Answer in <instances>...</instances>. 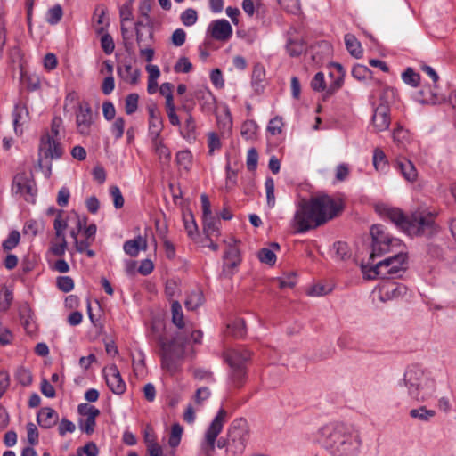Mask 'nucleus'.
Listing matches in <instances>:
<instances>
[{
    "label": "nucleus",
    "mask_w": 456,
    "mask_h": 456,
    "mask_svg": "<svg viewBox=\"0 0 456 456\" xmlns=\"http://www.w3.org/2000/svg\"><path fill=\"white\" fill-rule=\"evenodd\" d=\"M152 0H142L139 4L138 12L142 18L145 19L146 25H148L149 39L153 38L152 20L149 13L151 10Z\"/></svg>",
    "instance_id": "25"
},
{
    "label": "nucleus",
    "mask_w": 456,
    "mask_h": 456,
    "mask_svg": "<svg viewBox=\"0 0 456 456\" xmlns=\"http://www.w3.org/2000/svg\"><path fill=\"white\" fill-rule=\"evenodd\" d=\"M126 254L132 257L138 256L140 250H146L147 241L142 236H137L134 240H126L123 246Z\"/></svg>",
    "instance_id": "22"
},
{
    "label": "nucleus",
    "mask_w": 456,
    "mask_h": 456,
    "mask_svg": "<svg viewBox=\"0 0 456 456\" xmlns=\"http://www.w3.org/2000/svg\"><path fill=\"white\" fill-rule=\"evenodd\" d=\"M96 425V418L86 417V419H79L78 426L82 432H85L87 435H92L94 432V428Z\"/></svg>",
    "instance_id": "46"
},
{
    "label": "nucleus",
    "mask_w": 456,
    "mask_h": 456,
    "mask_svg": "<svg viewBox=\"0 0 456 456\" xmlns=\"http://www.w3.org/2000/svg\"><path fill=\"white\" fill-rule=\"evenodd\" d=\"M311 87L314 91L316 92L326 91L327 86L324 79V74L322 72H318L315 74L311 81Z\"/></svg>",
    "instance_id": "51"
},
{
    "label": "nucleus",
    "mask_w": 456,
    "mask_h": 456,
    "mask_svg": "<svg viewBox=\"0 0 456 456\" xmlns=\"http://www.w3.org/2000/svg\"><path fill=\"white\" fill-rule=\"evenodd\" d=\"M443 100L444 97L430 87L421 89L417 97V101L422 104H436L441 102Z\"/></svg>",
    "instance_id": "23"
},
{
    "label": "nucleus",
    "mask_w": 456,
    "mask_h": 456,
    "mask_svg": "<svg viewBox=\"0 0 456 456\" xmlns=\"http://www.w3.org/2000/svg\"><path fill=\"white\" fill-rule=\"evenodd\" d=\"M139 95L136 93L129 94L125 100V110L127 115L134 114L138 109Z\"/></svg>",
    "instance_id": "38"
},
{
    "label": "nucleus",
    "mask_w": 456,
    "mask_h": 456,
    "mask_svg": "<svg viewBox=\"0 0 456 456\" xmlns=\"http://www.w3.org/2000/svg\"><path fill=\"white\" fill-rule=\"evenodd\" d=\"M345 44L350 54L355 58H361L362 55V49L361 43L353 34H346L345 36Z\"/></svg>",
    "instance_id": "28"
},
{
    "label": "nucleus",
    "mask_w": 456,
    "mask_h": 456,
    "mask_svg": "<svg viewBox=\"0 0 456 456\" xmlns=\"http://www.w3.org/2000/svg\"><path fill=\"white\" fill-rule=\"evenodd\" d=\"M370 232L372 239V251L370 259L380 256L391 251L392 247L400 245V240L395 239L387 233L385 227L381 224H373Z\"/></svg>",
    "instance_id": "10"
},
{
    "label": "nucleus",
    "mask_w": 456,
    "mask_h": 456,
    "mask_svg": "<svg viewBox=\"0 0 456 456\" xmlns=\"http://www.w3.org/2000/svg\"><path fill=\"white\" fill-rule=\"evenodd\" d=\"M148 111L150 116L149 132L152 136V141H156L159 138L163 128L162 118L154 106L148 107Z\"/></svg>",
    "instance_id": "19"
},
{
    "label": "nucleus",
    "mask_w": 456,
    "mask_h": 456,
    "mask_svg": "<svg viewBox=\"0 0 456 456\" xmlns=\"http://www.w3.org/2000/svg\"><path fill=\"white\" fill-rule=\"evenodd\" d=\"M395 90L391 87L385 88L379 96V104L374 110L372 116V126L376 133L388 129L391 122L389 103L395 97Z\"/></svg>",
    "instance_id": "9"
},
{
    "label": "nucleus",
    "mask_w": 456,
    "mask_h": 456,
    "mask_svg": "<svg viewBox=\"0 0 456 456\" xmlns=\"http://www.w3.org/2000/svg\"><path fill=\"white\" fill-rule=\"evenodd\" d=\"M203 303V293L200 290L191 292L184 302L188 310H195Z\"/></svg>",
    "instance_id": "31"
},
{
    "label": "nucleus",
    "mask_w": 456,
    "mask_h": 456,
    "mask_svg": "<svg viewBox=\"0 0 456 456\" xmlns=\"http://www.w3.org/2000/svg\"><path fill=\"white\" fill-rule=\"evenodd\" d=\"M435 411L432 410H428L426 407L421 406L418 409H412L410 411V416L411 418L419 419L420 420L427 421L430 418L435 416Z\"/></svg>",
    "instance_id": "42"
},
{
    "label": "nucleus",
    "mask_w": 456,
    "mask_h": 456,
    "mask_svg": "<svg viewBox=\"0 0 456 456\" xmlns=\"http://www.w3.org/2000/svg\"><path fill=\"white\" fill-rule=\"evenodd\" d=\"M62 154L63 150L59 138L51 136L48 132L41 137L38 159L40 168L42 167L43 158L46 159H59Z\"/></svg>",
    "instance_id": "13"
},
{
    "label": "nucleus",
    "mask_w": 456,
    "mask_h": 456,
    "mask_svg": "<svg viewBox=\"0 0 456 456\" xmlns=\"http://www.w3.org/2000/svg\"><path fill=\"white\" fill-rule=\"evenodd\" d=\"M226 417L227 411L224 408H221L208 428L205 439L201 444V451L205 456L213 455L216 438L224 428Z\"/></svg>",
    "instance_id": "11"
},
{
    "label": "nucleus",
    "mask_w": 456,
    "mask_h": 456,
    "mask_svg": "<svg viewBox=\"0 0 456 456\" xmlns=\"http://www.w3.org/2000/svg\"><path fill=\"white\" fill-rule=\"evenodd\" d=\"M15 378L20 384L26 387L31 384L32 375L31 372L24 367H20L16 370Z\"/></svg>",
    "instance_id": "45"
},
{
    "label": "nucleus",
    "mask_w": 456,
    "mask_h": 456,
    "mask_svg": "<svg viewBox=\"0 0 456 456\" xmlns=\"http://www.w3.org/2000/svg\"><path fill=\"white\" fill-rule=\"evenodd\" d=\"M211 37L219 41H227L232 35V28L228 20L222 19L214 20L208 27Z\"/></svg>",
    "instance_id": "16"
},
{
    "label": "nucleus",
    "mask_w": 456,
    "mask_h": 456,
    "mask_svg": "<svg viewBox=\"0 0 456 456\" xmlns=\"http://www.w3.org/2000/svg\"><path fill=\"white\" fill-rule=\"evenodd\" d=\"M197 98L199 99L202 110L207 112H210L215 109V97L209 90H200L197 93Z\"/></svg>",
    "instance_id": "27"
},
{
    "label": "nucleus",
    "mask_w": 456,
    "mask_h": 456,
    "mask_svg": "<svg viewBox=\"0 0 456 456\" xmlns=\"http://www.w3.org/2000/svg\"><path fill=\"white\" fill-rule=\"evenodd\" d=\"M110 193L113 198V204L116 208H121L124 206L125 200L119 188L113 185L110 188Z\"/></svg>",
    "instance_id": "58"
},
{
    "label": "nucleus",
    "mask_w": 456,
    "mask_h": 456,
    "mask_svg": "<svg viewBox=\"0 0 456 456\" xmlns=\"http://www.w3.org/2000/svg\"><path fill=\"white\" fill-rule=\"evenodd\" d=\"M152 141L154 147H155V152L159 156V159H165L166 160H168L170 159V151L167 147H166L161 141Z\"/></svg>",
    "instance_id": "61"
},
{
    "label": "nucleus",
    "mask_w": 456,
    "mask_h": 456,
    "mask_svg": "<svg viewBox=\"0 0 456 456\" xmlns=\"http://www.w3.org/2000/svg\"><path fill=\"white\" fill-rule=\"evenodd\" d=\"M407 269V254L399 252L379 261L370 271L381 279H396L402 277Z\"/></svg>",
    "instance_id": "7"
},
{
    "label": "nucleus",
    "mask_w": 456,
    "mask_h": 456,
    "mask_svg": "<svg viewBox=\"0 0 456 456\" xmlns=\"http://www.w3.org/2000/svg\"><path fill=\"white\" fill-rule=\"evenodd\" d=\"M344 209L343 202L335 200L329 195L313 197L309 200H301L292 219V226L297 233L323 225L338 216Z\"/></svg>",
    "instance_id": "2"
},
{
    "label": "nucleus",
    "mask_w": 456,
    "mask_h": 456,
    "mask_svg": "<svg viewBox=\"0 0 456 456\" xmlns=\"http://www.w3.org/2000/svg\"><path fill=\"white\" fill-rule=\"evenodd\" d=\"M28 115V111L25 105L18 103L14 106V110L12 111V117H13V126L15 133H19V128L21 126L23 123V119L25 117Z\"/></svg>",
    "instance_id": "30"
},
{
    "label": "nucleus",
    "mask_w": 456,
    "mask_h": 456,
    "mask_svg": "<svg viewBox=\"0 0 456 456\" xmlns=\"http://www.w3.org/2000/svg\"><path fill=\"white\" fill-rule=\"evenodd\" d=\"M257 130V125L254 120H246L241 126V135L246 139L252 138Z\"/></svg>",
    "instance_id": "47"
},
{
    "label": "nucleus",
    "mask_w": 456,
    "mask_h": 456,
    "mask_svg": "<svg viewBox=\"0 0 456 456\" xmlns=\"http://www.w3.org/2000/svg\"><path fill=\"white\" fill-rule=\"evenodd\" d=\"M286 49L291 57H297L305 51V45L299 39H289Z\"/></svg>",
    "instance_id": "33"
},
{
    "label": "nucleus",
    "mask_w": 456,
    "mask_h": 456,
    "mask_svg": "<svg viewBox=\"0 0 456 456\" xmlns=\"http://www.w3.org/2000/svg\"><path fill=\"white\" fill-rule=\"evenodd\" d=\"M257 256L260 262L271 266L275 265L277 259L274 252L267 248H261L258 251Z\"/></svg>",
    "instance_id": "39"
},
{
    "label": "nucleus",
    "mask_w": 456,
    "mask_h": 456,
    "mask_svg": "<svg viewBox=\"0 0 456 456\" xmlns=\"http://www.w3.org/2000/svg\"><path fill=\"white\" fill-rule=\"evenodd\" d=\"M402 383L406 387L408 395L417 402L426 401L436 391L435 379L417 365L406 369Z\"/></svg>",
    "instance_id": "5"
},
{
    "label": "nucleus",
    "mask_w": 456,
    "mask_h": 456,
    "mask_svg": "<svg viewBox=\"0 0 456 456\" xmlns=\"http://www.w3.org/2000/svg\"><path fill=\"white\" fill-rule=\"evenodd\" d=\"M336 255L340 260H346L351 256L349 247L346 242L338 241L334 243Z\"/></svg>",
    "instance_id": "49"
},
{
    "label": "nucleus",
    "mask_w": 456,
    "mask_h": 456,
    "mask_svg": "<svg viewBox=\"0 0 456 456\" xmlns=\"http://www.w3.org/2000/svg\"><path fill=\"white\" fill-rule=\"evenodd\" d=\"M240 250L234 246H229L224 256L223 273L225 276H232L233 270L240 265Z\"/></svg>",
    "instance_id": "17"
},
{
    "label": "nucleus",
    "mask_w": 456,
    "mask_h": 456,
    "mask_svg": "<svg viewBox=\"0 0 456 456\" xmlns=\"http://www.w3.org/2000/svg\"><path fill=\"white\" fill-rule=\"evenodd\" d=\"M220 221L212 214L203 216V232L208 238L219 233Z\"/></svg>",
    "instance_id": "26"
},
{
    "label": "nucleus",
    "mask_w": 456,
    "mask_h": 456,
    "mask_svg": "<svg viewBox=\"0 0 456 456\" xmlns=\"http://www.w3.org/2000/svg\"><path fill=\"white\" fill-rule=\"evenodd\" d=\"M125 130V119L122 117H118L115 119L111 126V132L116 139H120L124 134Z\"/></svg>",
    "instance_id": "55"
},
{
    "label": "nucleus",
    "mask_w": 456,
    "mask_h": 456,
    "mask_svg": "<svg viewBox=\"0 0 456 456\" xmlns=\"http://www.w3.org/2000/svg\"><path fill=\"white\" fill-rule=\"evenodd\" d=\"M227 332L235 338H242L246 334V324L243 319H237L227 325Z\"/></svg>",
    "instance_id": "32"
},
{
    "label": "nucleus",
    "mask_w": 456,
    "mask_h": 456,
    "mask_svg": "<svg viewBox=\"0 0 456 456\" xmlns=\"http://www.w3.org/2000/svg\"><path fill=\"white\" fill-rule=\"evenodd\" d=\"M62 214L63 211H59L57 216L54 219L53 222V228L55 231V236L56 238H62L65 237V230L68 227V222L65 219H62Z\"/></svg>",
    "instance_id": "37"
},
{
    "label": "nucleus",
    "mask_w": 456,
    "mask_h": 456,
    "mask_svg": "<svg viewBox=\"0 0 456 456\" xmlns=\"http://www.w3.org/2000/svg\"><path fill=\"white\" fill-rule=\"evenodd\" d=\"M93 123L92 109L88 102H80L76 111V124L78 132L86 135L90 133V126Z\"/></svg>",
    "instance_id": "15"
},
{
    "label": "nucleus",
    "mask_w": 456,
    "mask_h": 456,
    "mask_svg": "<svg viewBox=\"0 0 456 456\" xmlns=\"http://www.w3.org/2000/svg\"><path fill=\"white\" fill-rule=\"evenodd\" d=\"M373 165L377 170L384 169V167L387 165L386 155H385L384 151L379 148H376L374 150Z\"/></svg>",
    "instance_id": "52"
},
{
    "label": "nucleus",
    "mask_w": 456,
    "mask_h": 456,
    "mask_svg": "<svg viewBox=\"0 0 456 456\" xmlns=\"http://www.w3.org/2000/svg\"><path fill=\"white\" fill-rule=\"evenodd\" d=\"M184 228L189 237L193 238L198 232V226L191 212L183 215Z\"/></svg>",
    "instance_id": "40"
},
{
    "label": "nucleus",
    "mask_w": 456,
    "mask_h": 456,
    "mask_svg": "<svg viewBox=\"0 0 456 456\" xmlns=\"http://www.w3.org/2000/svg\"><path fill=\"white\" fill-rule=\"evenodd\" d=\"M172 322L177 327L178 330L167 338L161 333H158V327L151 326L152 335L159 346V354L161 358L162 369L170 373L178 370L179 362L183 359L185 346L188 341V332L183 321V313L178 301H173L171 305Z\"/></svg>",
    "instance_id": "1"
},
{
    "label": "nucleus",
    "mask_w": 456,
    "mask_h": 456,
    "mask_svg": "<svg viewBox=\"0 0 456 456\" xmlns=\"http://www.w3.org/2000/svg\"><path fill=\"white\" fill-rule=\"evenodd\" d=\"M13 299L12 292L5 289L2 294L0 292V311L5 312L9 309Z\"/></svg>",
    "instance_id": "62"
},
{
    "label": "nucleus",
    "mask_w": 456,
    "mask_h": 456,
    "mask_svg": "<svg viewBox=\"0 0 456 456\" xmlns=\"http://www.w3.org/2000/svg\"><path fill=\"white\" fill-rule=\"evenodd\" d=\"M249 437V428L245 419H234L228 430L227 452L232 456L240 455Z\"/></svg>",
    "instance_id": "8"
},
{
    "label": "nucleus",
    "mask_w": 456,
    "mask_h": 456,
    "mask_svg": "<svg viewBox=\"0 0 456 456\" xmlns=\"http://www.w3.org/2000/svg\"><path fill=\"white\" fill-rule=\"evenodd\" d=\"M57 287L62 292L68 293L74 288L73 279L69 276H60L57 278Z\"/></svg>",
    "instance_id": "50"
},
{
    "label": "nucleus",
    "mask_w": 456,
    "mask_h": 456,
    "mask_svg": "<svg viewBox=\"0 0 456 456\" xmlns=\"http://www.w3.org/2000/svg\"><path fill=\"white\" fill-rule=\"evenodd\" d=\"M320 439L330 456H358L362 438L358 431L345 423H330L319 430Z\"/></svg>",
    "instance_id": "3"
},
{
    "label": "nucleus",
    "mask_w": 456,
    "mask_h": 456,
    "mask_svg": "<svg viewBox=\"0 0 456 456\" xmlns=\"http://www.w3.org/2000/svg\"><path fill=\"white\" fill-rule=\"evenodd\" d=\"M198 14L197 11L192 8H188L181 14V20L184 26L190 27L197 22Z\"/></svg>",
    "instance_id": "44"
},
{
    "label": "nucleus",
    "mask_w": 456,
    "mask_h": 456,
    "mask_svg": "<svg viewBox=\"0 0 456 456\" xmlns=\"http://www.w3.org/2000/svg\"><path fill=\"white\" fill-rule=\"evenodd\" d=\"M183 428L179 423H175L171 428V433L168 439V444L172 448H176L180 442Z\"/></svg>",
    "instance_id": "36"
},
{
    "label": "nucleus",
    "mask_w": 456,
    "mask_h": 456,
    "mask_svg": "<svg viewBox=\"0 0 456 456\" xmlns=\"http://www.w3.org/2000/svg\"><path fill=\"white\" fill-rule=\"evenodd\" d=\"M395 167L401 172L406 181L413 183L417 180L418 172L414 164L411 160L404 158L398 159Z\"/></svg>",
    "instance_id": "20"
},
{
    "label": "nucleus",
    "mask_w": 456,
    "mask_h": 456,
    "mask_svg": "<svg viewBox=\"0 0 456 456\" xmlns=\"http://www.w3.org/2000/svg\"><path fill=\"white\" fill-rule=\"evenodd\" d=\"M20 234L17 230L12 231L7 239L4 240L2 243V248L4 251H11L14 248H16L20 242Z\"/></svg>",
    "instance_id": "34"
},
{
    "label": "nucleus",
    "mask_w": 456,
    "mask_h": 456,
    "mask_svg": "<svg viewBox=\"0 0 456 456\" xmlns=\"http://www.w3.org/2000/svg\"><path fill=\"white\" fill-rule=\"evenodd\" d=\"M258 153L256 148H250L247 154V167L249 171H255L257 167Z\"/></svg>",
    "instance_id": "57"
},
{
    "label": "nucleus",
    "mask_w": 456,
    "mask_h": 456,
    "mask_svg": "<svg viewBox=\"0 0 456 456\" xmlns=\"http://www.w3.org/2000/svg\"><path fill=\"white\" fill-rule=\"evenodd\" d=\"M37 420L42 428H51L57 423L58 414L53 408L44 407L38 411Z\"/></svg>",
    "instance_id": "21"
},
{
    "label": "nucleus",
    "mask_w": 456,
    "mask_h": 456,
    "mask_svg": "<svg viewBox=\"0 0 456 456\" xmlns=\"http://www.w3.org/2000/svg\"><path fill=\"white\" fill-rule=\"evenodd\" d=\"M101 47L106 54H111L115 49V44L112 37L106 33L102 36Z\"/></svg>",
    "instance_id": "53"
},
{
    "label": "nucleus",
    "mask_w": 456,
    "mask_h": 456,
    "mask_svg": "<svg viewBox=\"0 0 456 456\" xmlns=\"http://www.w3.org/2000/svg\"><path fill=\"white\" fill-rule=\"evenodd\" d=\"M265 77V71L262 65H255L252 72V86L256 93L260 94L264 90V81Z\"/></svg>",
    "instance_id": "24"
},
{
    "label": "nucleus",
    "mask_w": 456,
    "mask_h": 456,
    "mask_svg": "<svg viewBox=\"0 0 456 456\" xmlns=\"http://www.w3.org/2000/svg\"><path fill=\"white\" fill-rule=\"evenodd\" d=\"M77 412L82 416L97 418L100 415V411L94 405L88 403H80L77 407Z\"/></svg>",
    "instance_id": "48"
},
{
    "label": "nucleus",
    "mask_w": 456,
    "mask_h": 456,
    "mask_svg": "<svg viewBox=\"0 0 456 456\" xmlns=\"http://www.w3.org/2000/svg\"><path fill=\"white\" fill-rule=\"evenodd\" d=\"M191 69L192 65L186 57H181L174 67L175 71L177 73H188Z\"/></svg>",
    "instance_id": "63"
},
{
    "label": "nucleus",
    "mask_w": 456,
    "mask_h": 456,
    "mask_svg": "<svg viewBox=\"0 0 456 456\" xmlns=\"http://www.w3.org/2000/svg\"><path fill=\"white\" fill-rule=\"evenodd\" d=\"M149 456H163L162 447L154 440H146Z\"/></svg>",
    "instance_id": "64"
},
{
    "label": "nucleus",
    "mask_w": 456,
    "mask_h": 456,
    "mask_svg": "<svg viewBox=\"0 0 456 456\" xmlns=\"http://www.w3.org/2000/svg\"><path fill=\"white\" fill-rule=\"evenodd\" d=\"M58 239L60 240V243L52 244L50 250L56 256H62L65 254L68 243L65 237Z\"/></svg>",
    "instance_id": "60"
},
{
    "label": "nucleus",
    "mask_w": 456,
    "mask_h": 456,
    "mask_svg": "<svg viewBox=\"0 0 456 456\" xmlns=\"http://www.w3.org/2000/svg\"><path fill=\"white\" fill-rule=\"evenodd\" d=\"M402 79L405 84L417 87L420 82V76L412 68H407L402 74Z\"/></svg>",
    "instance_id": "35"
},
{
    "label": "nucleus",
    "mask_w": 456,
    "mask_h": 456,
    "mask_svg": "<svg viewBox=\"0 0 456 456\" xmlns=\"http://www.w3.org/2000/svg\"><path fill=\"white\" fill-rule=\"evenodd\" d=\"M12 191L13 193L22 196L26 201L34 203L37 190L32 172L18 173L13 177Z\"/></svg>",
    "instance_id": "12"
},
{
    "label": "nucleus",
    "mask_w": 456,
    "mask_h": 456,
    "mask_svg": "<svg viewBox=\"0 0 456 456\" xmlns=\"http://www.w3.org/2000/svg\"><path fill=\"white\" fill-rule=\"evenodd\" d=\"M250 356V352L246 349H233L225 354V361L230 367L228 381L232 387L240 388L246 383L248 378L246 363Z\"/></svg>",
    "instance_id": "6"
},
{
    "label": "nucleus",
    "mask_w": 456,
    "mask_h": 456,
    "mask_svg": "<svg viewBox=\"0 0 456 456\" xmlns=\"http://www.w3.org/2000/svg\"><path fill=\"white\" fill-rule=\"evenodd\" d=\"M27 438L28 444L32 446L38 444V431L37 426L32 422L27 424Z\"/></svg>",
    "instance_id": "56"
},
{
    "label": "nucleus",
    "mask_w": 456,
    "mask_h": 456,
    "mask_svg": "<svg viewBox=\"0 0 456 456\" xmlns=\"http://www.w3.org/2000/svg\"><path fill=\"white\" fill-rule=\"evenodd\" d=\"M103 376L108 387L112 393L116 395H122L125 393L126 386L121 378L117 365L111 364L109 367L104 368Z\"/></svg>",
    "instance_id": "14"
},
{
    "label": "nucleus",
    "mask_w": 456,
    "mask_h": 456,
    "mask_svg": "<svg viewBox=\"0 0 456 456\" xmlns=\"http://www.w3.org/2000/svg\"><path fill=\"white\" fill-rule=\"evenodd\" d=\"M371 71L369 68L363 65H356L352 69V75L357 80H364L370 77Z\"/></svg>",
    "instance_id": "54"
},
{
    "label": "nucleus",
    "mask_w": 456,
    "mask_h": 456,
    "mask_svg": "<svg viewBox=\"0 0 456 456\" xmlns=\"http://www.w3.org/2000/svg\"><path fill=\"white\" fill-rule=\"evenodd\" d=\"M94 16H96V23L98 27L95 28L97 34L103 33L105 27L109 26V19L107 17V8L99 5L95 8Z\"/></svg>",
    "instance_id": "29"
},
{
    "label": "nucleus",
    "mask_w": 456,
    "mask_h": 456,
    "mask_svg": "<svg viewBox=\"0 0 456 456\" xmlns=\"http://www.w3.org/2000/svg\"><path fill=\"white\" fill-rule=\"evenodd\" d=\"M266 190V200L269 208L275 206V196H274V181L272 177H267L265 183Z\"/></svg>",
    "instance_id": "43"
},
{
    "label": "nucleus",
    "mask_w": 456,
    "mask_h": 456,
    "mask_svg": "<svg viewBox=\"0 0 456 456\" xmlns=\"http://www.w3.org/2000/svg\"><path fill=\"white\" fill-rule=\"evenodd\" d=\"M119 16L122 23L132 20L134 19L133 5L130 3H124L119 8Z\"/></svg>",
    "instance_id": "59"
},
{
    "label": "nucleus",
    "mask_w": 456,
    "mask_h": 456,
    "mask_svg": "<svg viewBox=\"0 0 456 456\" xmlns=\"http://www.w3.org/2000/svg\"><path fill=\"white\" fill-rule=\"evenodd\" d=\"M406 291L407 288L403 284L387 281L380 288V298L383 301L397 298L406 294Z\"/></svg>",
    "instance_id": "18"
},
{
    "label": "nucleus",
    "mask_w": 456,
    "mask_h": 456,
    "mask_svg": "<svg viewBox=\"0 0 456 456\" xmlns=\"http://www.w3.org/2000/svg\"><path fill=\"white\" fill-rule=\"evenodd\" d=\"M384 215L411 236L431 237L437 232L435 215L429 211H415L408 217L397 208H387Z\"/></svg>",
    "instance_id": "4"
},
{
    "label": "nucleus",
    "mask_w": 456,
    "mask_h": 456,
    "mask_svg": "<svg viewBox=\"0 0 456 456\" xmlns=\"http://www.w3.org/2000/svg\"><path fill=\"white\" fill-rule=\"evenodd\" d=\"M62 14L63 12L61 6L60 4H55L48 10L46 20L49 24L55 25L61 20Z\"/></svg>",
    "instance_id": "41"
}]
</instances>
